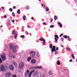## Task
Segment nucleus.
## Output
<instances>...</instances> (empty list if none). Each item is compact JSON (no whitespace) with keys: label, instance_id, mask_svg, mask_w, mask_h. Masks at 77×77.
<instances>
[{"label":"nucleus","instance_id":"obj_36","mask_svg":"<svg viewBox=\"0 0 77 77\" xmlns=\"http://www.w3.org/2000/svg\"><path fill=\"white\" fill-rule=\"evenodd\" d=\"M25 75L26 77L28 75V73H25Z\"/></svg>","mask_w":77,"mask_h":77},{"label":"nucleus","instance_id":"obj_4","mask_svg":"<svg viewBox=\"0 0 77 77\" xmlns=\"http://www.w3.org/2000/svg\"><path fill=\"white\" fill-rule=\"evenodd\" d=\"M24 63L23 62H21L19 63V67L20 69H22L24 68Z\"/></svg>","mask_w":77,"mask_h":77},{"label":"nucleus","instance_id":"obj_28","mask_svg":"<svg viewBox=\"0 0 77 77\" xmlns=\"http://www.w3.org/2000/svg\"><path fill=\"white\" fill-rule=\"evenodd\" d=\"M26 16H24L23 17V19L24 20H26Z\"/></svg>","mask_w":77,"mask_h":77},{"label":"nucleus","instance_id":"obj_34","mask_svg":"<svg viewBox=\"0 0 77 77\" xmlns=\"http://www.w3.org/2000/svg\"><path fill=\"white\" fill-rule=\"evenodd\" d=\"M20 38H24V36L23 35H21L20 36Z\"/></svg>","mask_w":77,"mask_h":77},{"label":"nucleus","instance_id":"obj_44","mask_svg":"<svg viewBox=\"0 0 77 77\" xmlns=\"http://www.w3.org/2000/svg\"><path fill=\"white\" fill-rule=\"evenodd\" d=\"M12 15L13 16H15V13H14V12H13L12 13Z\"/></svg>","mask_w":77,"mask_h":77},{"label":"nucleus","instance_id":"obj_46","mask_svg":"<svg viewBox=\"0 0 77 77\" xmlns=\"http://www.w3.org/2000/svg\"><path fill=\"white\" fill-rule=\"evenodd\" d=\"M61 39L62 41H63V38H61Z\"/></svg>","mask_w":77,"mask_h":77},{"label":"nucleus","instance_id":"obj_62","mask_svg":"<svg viewBox=\"0 0 77 77\" xmlns=\"http://www.w3.org/2000/svg\"><path fill=\"white\" fill-rule=\"evenodd\" d=\"M3 27V26H0V27Z\"/></svg>","mask_w":77,"mask_h":77},{"label":"nucleus","instance_id":"obj_64","mask_svg":"<svg viewBox=\"0 0 77 77\" xmlns=\"http://www.w3.org/2000/svg\"><path fill=\"white\" fill-rule=\"evenodd\" d=\"M60 37H61V35H60Z\"/></svg>","mask_w":77,"mask_h":77},{"label":"nucleus","instance_id":"obj_19","mask_svg":"<svg viewBox=\"0 0 77 77\" xmlns=\"http://www.w3.org/2000/svg\"><path fill=\"white\" fill-rule=\"evenodd\" d=\"M13 54L12 53H10L9 54V55H8V56L10 57H12Z\"/></svg>","mask_w":77,"mask_h":77},{"label":"nucleus","instance_id":"obj_13","mask_svg":"<svg viewBox=\"0 0 77 77\" xmlns=\"http://www.w3.org/2000/svg\"><path fill=\"white\" fill-rule=\"evenodd\" d=\"M12 64H13V65L15 66L16 68H17V67H18V66L17 65V64L16 63L14 62H13Z\"/></svg>","mask_w":77,"mask_h":77},{"label":"nucleus","instance_id":"obj_20","mask_svg":"<svg viewBox=\"0 0 77 77\" xmlns=\"http://www.w3.org/2000/svg\"><path fill=\"white\" fill-rule=\"evenodd\" d=\"M17 33H15V35H14V38L15 39L17 38Z\"/></svg>","mask_w":77,"mask_h":77},{"label":"nucleus","instance_id":"obj_21","mask_svg":"<svg viewBox=\"0 0 77 77\" xmlns=\"http://www.w3.org/2000/svg\"><path fill=\"white\" fill-rule=\"evenodd\" d=\"M17 13L18 14H20V9L18 10Z\"/></svg>","mask_w":77,"mask_h":77},{"label":"nucleus","instance_id":"obj_23","mask_svg":"<svg viewBox=\"0 0 77 77\" xmlns=\"http://www.w3.org/2000/svg\"><path fill=\"white\" fill-rule=\"evenodd\" d=\"M72 57L73 59H74L75 57L73 54H72Z\"/></svg>","mask_w":77,"mask_h":77},{"label":"nucleus","instance_id":"obj_54","mask_svg":"<svg viewBox=\"0 0 77 77\" xmlns=\"http://www.w3.org/2000/svg\"><path fill=\"white\" fill-rule=\"evenodd\" d=\"M12 21L13 23H14V22H15V20H12Z\"/></svg>","mask_w":77,"mask_h":77},{"label":"nucleus","instance_id":"obj_2","mask_svg":"<svg viewBox=\"0 0 77 77\" xmlns=\"http://www.w3.org/2000/svg\"><path fill=\"white\" fill-rule=\"evenodd\" d=\"M10 48L11 50H12L13 52L15 53V52H17V47L15 46H14V45H11L10 46Z\"/></svg>","mask_w":77,"mask_h":77},{"label":"nucleus","instance_id":"obj_43","mask_svg":"<svg viewBox=\"0 0 77 77\" xmlns=\"http://www.w3.org/2000/svg\"><path fill=\"white\" fill-rule=\"evenodd\" d=\"M11 57L13 58V59H14V58H15V56H14V55H12Z\"/></svg>","mask_w":77,"mask_h":77},{"label":"nucleus","instance_id":"obj_61","mask_svg":"<svg viewBox=\"0 0 77 77\" xmlns=\"http://www.w3.org/2000/svg\"><path fill=\"white\" fill-rule=\"evenodd\" d=\"M31 19H32V20H33V18H32V17L31 18Z\"/></svg>","mask_w":77,"mask_h":77},{"label":"nucleus","instance_id":"obj_18","mask_svg":"<svg viewBox=\"0 0 77 77\" xmlns=\"http://www.w3.org/2000/svg\"><path fill=\"white\" fill-rule=\"evenodd\" d=\"M49 75H53V73H52V72L51 71H49Z\"/></svg>","mask_w":77,"mask_h":77},{"label":"nucleus","instance_id":"obj_25","mask_svg":"<svg viewBox=\"0 0 77 77\" xmlns=\"http://www.w3.org/2000/svg\"><path fill=\"white\" fill-rule=\"evenodd\" d=\"M32 73H30L29 75H28V76L29 77H31V76H32Z\"/></svg>","mask_w":77,"mask_h":77},{"label":"nucleus","instance_id":"obj_15","mask_svg":"<svg viewBox=\"0 0 77 77\" xmlns=\"http://www.w3.org/2000/svg\"><path fill=\"white\" fill-rule=\"evenodd\" d=\"M31 59H32V58L31 57H29L27 58V61L28 62H29Z\"/></svg>","mask_w":77,"mask_h":77},{"label":"nucleus","instance_id":"obj_59","mask_svg":"<svg viewBox=\"0 0 77 77\" xmlns=\"http://www.w3.org/2000/svg\"><path fill=\"white\" fill-rule=\"evenodd\" d=\"M60 35H61L62 36H63V34H60Z\"/></svg>","mask_w":77,"mask_h":77},{"label":"nucleus","instance_id":"obj_10","mask_svg":"<svg viewBox=\"0 0 77 77\" xmlns=\"http://www.w3.org/2000/svg\"><path fill=\"white\" fill-rule=\"evenodd\" d=\"M55 36V43H57V39H59V37H58V36L57 35H54Z\"/></svg>","mask_w":77,"mask_h":77},{"label":"nucleus","instance_id":"obj_50","mask_svg":"<svg viewBox=\"0 0 77 77\" xmlns=\"http://www.w3.org/2000/svg\"><path fill=\"white\" fill-rule=\"evenodd\" d=\"M59 50V48H58V47H57L56 48V50Z\"/></svg>","mask_w":77,"mask_h":77},{"label":"nucleus","instance_id":"obj_7","mask_svg":"<svg viewBox=\"0 0 77 77\" xmlns=\"http://www.w3.org/2000/svg\"><path fill=\"white\" fill-rule=\"evenodd\" d=\"M1 56L3 61H5V60H6V57H5V54H3L1 55Z\"/></svg>","mask_w":77,"mask_h":77},{"label":"nucleus","instance_id":"obj_17","mask_svg":"<svg viewBox=\"0 0 77 77\" xmlns=\"http://www.w3.org/2000/svg\"><path fill=\"white\" fill-rule=\"evenodd\" d=\"M37 76L38 77H44V75H43V76L41 75V74L40 73V75L39 74H37Z\"/></svg>","mask_w":77,"mask_h":77},{"label":"nucleus","instance_id":"obj_39","mask_svg":"<svg viewBox=\"0 0 77 77\" xmlns=\"http://www.w3.org/2000/svg\"><path fill=\"white\" fill-rule=\"evenodd\" d=\"M46 11H49V9L47 7H46Z\"/></svg>","mask_w":77,"mask_h":77},{"label":"nucleus","instance_id":"obj_24","mask_svg":"<svg viewBox=\"0 0 77 77\" xmlns=\"http://www.w3.org/2000/svg\"><path fill=\"white\" fill-rule=\"evenodd\" d=\"M66 49L67 50H68V51H70L71 50V49H70V48H67Z\"/></svg>","mask_w":77,"mask_h":77},{"label":"nucleus","instance_id":"obj_41","mask_svg":"<svg viewBox=\"0 0 77 77\" xmlns=\"http://www.w3.org/2000/svg\"><path fill=\"white\" fill-rule=\"evenodd\" d=\"M4 18H7V16H6V15H4Z\"/></svg>","mask_w":77,"mask_h":77},{"label":"nucleus","instance_id":"obj_33","mask_svg":"<svg viewBox=\"0 0 77 77\" xmlns=\"http://www.w3.org/2000/svg\"><path fill=\"white\" fill-rule=\"evenodd\" d=\"M2 59L1 58H0V63H2Z\"/></svg>","mask_w":77,"mask_h":77},{"label":"nucleus","instance_id":"obj_56","mask_svg":"<svg viewBox=\"0 0 77 77\" xmlns=\"http://www.w3.org/2000/svg\"><path fill=\"white\" fill-rule=\"evenodd\" d=\"M27 27H29V28L30 29V26H29V25H28Z\"/></svg>","mask_w":77,"mask_h":77},{"label":"nucleus","instance_id":"obj_9","mask_svg":"<svg viewBox=\"0 0 77 77\" xmlns=\"http://www.w3.org/2000/svg\"><path fill=\"white\" fill-rule=\"evenodd\" d=\"M11 74H12L11 73V72H8L6 74V77H10L11 75Z\"/></svg>","mask_w":77,"mask_h":77},{"label":"nucleus","instance_id":"obj_47","mask_svg":"<svg viewBox=\"0 0 77 77\" xmlns=\"http://www.w3.org/2000/svg\"><path fill=\"white\" fill-rule=\"evenodd\" d=\"M25 9H29V8H28V7H26L25 8Z\"/></svg>","mask_w":77,"mask_h":77},{"label":"nucleus","instance_id":"obj_55","mask_svg":"<svg viewBox=\"0 0 77 77\" xmlns=\"http://www.w3.org/2000/svg\"><path fill=\"white\" fill-rule=\"evenodd\" d=\"M2 10H4V7H2Z\"/></svg>","mask_w":77,"mask_h":77},{"label":"nucleus","instance_id":"obj_31","mask_svg":"<svg viewBox=\"0 0 77 77\" xmlns=\"http://www.w3.org/2000/svg\"><path fill=\"white\" fill-rule=\"evenodd\" d=\"M63 38H65V39H66L67 38H68V37H67V36L66 35H64L63 36Z\"/></svg>","mask_w":77,"mask_h":77},{"label":"nucleus","instance_id":"obj_49","mask_svg":"<svg viewBox=\"0 0 77 77\" xmlns=\"http://www.w3.org/2000/svg\"><path fill=\"white\" fill-rule=\"evenodd\" d=\"M43 24H44V25H47V24L45 23H43Z\"/></svg>","mask_w":77,"mask_h":77},{"label":"nucleus","instance_id":"obj_26","mask_svg":"<svg viewBox=\"0 0 77 77\" xmlns=\"http://www.w3.org/2000/svg\"><path fill=\"white\" fill-rule=\"evenodd\" d=\"M54 20H56L57 19V17L56 16H55L54 17Z\"/></svg>","mask_w":77,"mask_h":77},{"label":"nucleus","instance_id":"obj_22","mask_svg":"<svg viewBox=\"0 0 77 77\" xmlns=\"http://www.w3.org/2000/svg\"><path fill=\"white\" fill-rule=\"evenodd\" d=\"M58 24H59V25H60V27H62V24H61V23H58Z\"/></svg>","mask_w":77,"mask_h":77},{"label":"nucleus","instance_id":"obj_51","mask_svg":"<svg viewBox=\"0 0 77 77\" xmlns=\"http://www.w3.org/2000/svg\"><path fill=\"white\" fill-rule=\"evenodd\" d=\"M53 21V19H51V22Z\"/></svg>","mask_w":77,"mask_h":77},{"label":"nucleus","instance_id":"obj_12","mask_svg":"<svg viewBox=\"0 0 77 77\" xmlns=\"http://www.w3.org/2000/svg\"><path fill=\"white\" fill-rule=\"evenodd\" d=\"M36 69H42V66H36Z\"/></svg>","mask_w":77,"mask_h":77},{"label":"nucleus","instance_id":"obj_30","mask_svg":"<svg viewBox=\"0 0 77 77\" xmlns=\"http://www.w3.org/2000/svg\"><path fill=\"white\" fill-rule=\"evenodd\" d=\"M57 64L59 65H60V61H59V60H58L57 62Z\"/></svg>","mask_w":77,"mask_h":77},{"label":"nucleus","instance_id":"obj_14","mask_svg":"<svg viewBox=\"0 0 77 77\" xmlns=\"http://www.w3.org/2000/svg\"><path fill=\"white\" fill-rule=\"evenodd\" d=\"M30 69H31V70H33H33H34V69H36V66H35L32 67L30 68Z\"/></svg>","mask_w":77,"mask_h":77},{"label":"nucleus","instance_id":"obj_5","mask_svg":"<svg viewBox=\"0 0 77 77\" xmlns=\"http://www.w3.org/2000/svg\"><path fill=\"white\" fill-rule=\"evenodd\" d=\"M56 47L54 46H53L51 50V52H54L55 51V54H57L58 53V52H56V50L55 49Z\"/></svg>","mask_w":77,"mask_h":77},{"label":"nucleus","instance_id":"obj_11","mask_svg":"<svg viewBox=\"0 0 77 77\" xmlns=\"http://www.w3.org/2000/svg\"><path fill=\"white\" fill-rule=\"evenodd\" d=\"M31 63L32 64H35L36 63V60L34 59H32L31 61Z\"/></svg>","mask_w":77,"mask_h":77},{"label":"nucleus","instance_id":"obj_8","mask_svg":"<svg viewBox=\"0 0 77 77\" xmlns=\"http://www.w3.org/2000/svg\"><path fill=\"white\" fill-rule=\"evenodd\" d=\"M9 68L11 71H14V67L12 65H10L9 66Z\"/></svg>","mask_w":77,"mask_h":77},{"label":"nucleus","instance_id":"obj_16","mask_svg":"<svg viewBox=\"0 0 77 77\" xmlns=\"http://www.w3.org/2000/svg\"><path fill=\"white\" fill-rule=\"evenodd\" d=\"M45 40L43 38H40L39 39V41H44Z\"/></svg>","mask_w":77,"mask_h":77},{"label":"nucleus","instance_id":"obj_58","mask_svg":"<svg viewBox=\"0 0 77 77\" xmlns=\"http://www.w3.org/2000/svg\"><path fill=\"white\" fill-rule=\"evenodd\" d=\"M42 7L44 6V5L43 4L42 5Z\"/></svg>","mask_w":77,"mask_h":77},{"label":"nucleus","instance_id":"obj_6","mask_svg":"<svg viewBox=\"0 0 77 77\" xmlns=\"http://www.w3.org/2000/svg\"><path fill=\"white\" fill-rule=\"evenodd\" d=\"M38 74H40V75H41V73L40 72H38V71H35L34 73H33L32 74V76H36Z\"/></svg>","mask_w":77,"mask_h":77},{"label":"nucleus","instance_id":"obj_42","mask_svg":"<svg viewBox=\"0 0 77 77\" xmlns=\"http://www.w3.org/2000/svg\"><path fill=\"white\" fill-rule=\"evenodd\" d=\"M45 41L44 40V41H43V45H45Z\"/></svg>","mask_w":77,"mask_h":77},{"label":"nucleus","instance_id":"obj_48","mask_svg":"<svg viewBox=\"0 0 77 77\" xmlns=\"http://www.w3.org/2000/svg\"><path fill=\"white\" fill-rule=\"evenodd\" d=\"M26 72L27 73H29V70H27L26 71Z\"/></svg>","mask_w":77,"mask_h":77},{"label":"nucleus","instance_id":"obj_60","mask_svg":"<svg viewBox=\"0 0 77 77\" xmlns=\"http://www.w3.org/2000/svg\"><path fill=\"white\" fill-rule=\"evenodd\" d=\"M39 2H41V0H38Z\"/></svg>","mask_w":77,"mask_h":77},{"label":"nucleus","instance_id":"obj_3","mask_svg":"<svg viewBox=\"0 0 77 77\" xmlns=\"http://www.w3.org/2000/svg\"><path fill=\"white\" fill-rule=\"evenodd\" d=\"M29 54H31L30 56L32 57V58H36V56H35V54H36L33 51H31L29 53Z\"/></svg>","mask_w":77,"mask_h":77},{"label":"nucleus","instance_id":"obj_63","mask_svg":"<svg viewBox=\"0 0 77 77\" xmlns=\"http://www.w3.org/2000/svg\"><path fill=\"white\" fill-rule=\"evenodd\" d=\"M44 8H45V5H44Z\"/></svg>","mask_w":77,"mask_h":77},{"label":"nucleus","instance_id":"obj_1","mask_svg":"<svg viewBox=\"0 0 77 77\" xmlns=\"http://www.w3.org/2000/svg\"><path fill=\"white\" fill-rule=\"evenodd\" d=\"M0 68L2 71H5L6 70L8 71L9 69V64L6 63L4 65H2Z\"/></svg>","mask_w":77,"mask_h":77},{"label":"nucleus","instance_id":"obj_35","mask_svg":"<svg viewBox=\"0 0 77 77\" xmlns=\"http://www.w3.org/2000/svg\"><path fill=\"white\" fill-rule=\"evenodd\" d=\"M49 47L50 48H52V47H53V45H52V44H50Z\"/></svg>","mask_w":77,"mask_h":77},{"label":"nucleus","instance_id":"obj_45","mask_svg":"<svg viewBox=\"0 0 77 77\" xmlns=\"http://www.w3.org/2000/svg\"><path fill=\"white\" fill-rule=\"evenodd\" d=\"M25 33H26V35H27L29 34V33H28V32H27V31H26L25 32Z\"/></svg>","mask_w":77,"mask_h":77},{"label":"nucleus","instance_id":"obj_38","mask_svg":"<svg viewBox=\"0 0 77 77\" xmlns=\"http://www.w3.org/2000/svg\"><path fill=\"white\" fill-rule=\"evenodd\" d=\"M50 27L51 28H53V27H54V25H51L50 26Z\"/></svg>","mask_w":77,"mask_h":77},{"label":"nucleus","instance_id":"obj_32","mask_svg":"<svg viewBox=\"0 0 77 77\" xmlns=\"http://www.w3.org/2000/svg\"><path fill=\"white\" fill-rule=\"evenodd\" d=\"M10 21H11V20H9L8 21V25H10Z\"/></svg>","mask_w":77,"mask_h":77},{"label":"nucleus","instance_id":"obj_57","mask_svg":"<svg viewBox=\"0 0 77 77\" xmlns=\"http://www.w3.org/2000/svg\"><path fill=\"white\" fill-rule=\"evenodd\" d=\"M60 46L61 47H63V46L62 45H60Z\"/></svg>","mask_w":77,"mask_h":77},{"label":"nucleus","instance_id":"obj_29","mask_svg":"<svg viewBox=\"0 0 77 77\" xmlns=\"http://www.w3.org/2000/svg\"><path fill=\"white\" fill-rule=\"evenodd\" d=\"M35 70H33L32 71L30 72L32 74V73H33L34 72H35Z\"/></svg>","mask_w":77,"mask_h":77},{"label":"nucleus","instance_id":"obj_37","mask_svg":"<svg viewBox=\"0 0 77 77\" xmlns=\"http://www.w3.org/2000/svg\"><path fill=\"white\" fill-rule=\"evenodd\" d=\"M15 33H17L15 31H13V34H15Z\"/></svg>","mask_w":77,"mask_h":77},{"label":"nucleus","instance_id":"obj_40","mask_svg":"<svg viewBox=\"0 0 77 77\" xmlns=\"http://www.w3.org/2000/svg\"><path fill=\"white\" fill-rule=\"evenodd\" d=\"M9 10L10 12H12V9L11 8H10Z\"/></svg>","mask_w":77,"mask_h":77},{"label":"nucleus","instance_id":"obj_52","mask_svg":"<svg viewBox=\"0 0 77 77\" xmlns=\"http://www.w3.org/2000/svg\"><path fill=\"white\" fill-rule=\"evenodd\" d=\"M72 60L71 59V60H70L69 62H72Z\"/></svg>","mask_w":77,"mask_h":77},{"label":"nucleus","instance_id":"obj_53","mask_svg":"<svg viewBox=\"0 0 77 77\" xmlns=\"http://www.w3.org/2000/svg\"><path fill=\"white\" fill-rule=\"evenodd\" d=\"M13 8L14 9H16V7H15V6H14Z\"/></svg>","mask_w":77,"mask_h":77},{"label":"nucleus","instance_id":"obj_27","mask_svg":"<svg viewBox=\"0 0 77 77\" xmlns=\"http://www.w3.org/2000/svg\"><path fill=\"white\" fill-rule=\"evenodd\" d=\"M37 56L38 57H39V53L38 52L37 53Z\"/></svg>","mask_w":77,"mask_h":77}]
</instances>
